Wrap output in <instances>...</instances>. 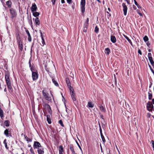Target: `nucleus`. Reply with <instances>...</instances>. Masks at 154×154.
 Instances as JSON below:
<instances>
[{
    "instance_id": "nucleus-1",
    "label": "nucleus",
    "mask_w": 154,
    "mask_h": 154,
    "mask_svg": "<svg viewBox=\"0 0 154 154\" xmlns=\"http://www.w3.org/2000/svg\"><path fill=\"white\" fill-rule=\"evenodd\" d=\"M42 94L46 100L50 102H52L51 97L47 91L45 89H44L42 90Z\"/></svg>"
},
{
    "instance_id": "nucleus-2",
    "label": "nucleus",
    "mask_w": 154,
    "mask_h": 154,
    "mask_svg": "<svg viewBox=\"0 0 154 154\" xmlns=\"http://www.w3.org/2000/svg\"><path fill=\"white\" fill-rule=\"evenodd\" d=\"M9 11L11 16V18L12 19L17 17V14L15 9L13 8H11L10 9Z\"/></svg>"
},
{
    "instance_id": "nucleus-3",
    "label": "nucleus",
    "mask_w": 154,
    "mask_h": 154,
    "mask_svg": "<svg viewBox=\"0 0 154 154\" xmlns=\"http://www.w3.org/2000/svg\"><path fill=\"white\" fill-rule=\"evenodd\" d=\"M85 0H81V12L82 14H84L85 11Z\"/></svg>"
},
{
    "instance_id": "nucleus-4",
    "label": "nucleus",
    "mask_w": 154,
    "mask_h": 154,
    "mask_svg": "<svg viewBox=\"0 0 154 154\" xmlns=\"http://www.w3.org/2000/svg\"><path fill=\"white\" fill-rule=\"evenodd\" d=\"M38 71L36 70L35 72L32 73V77L33 81H34L37 79L38 78Z\"/></svg>"
},
{
    "instance_id": "nucleus-5",
    "label": "nucleus",
    "mask_w": 154,
    "mask_h": 154,
    "mask_svg": "<svg viewBox=\"0 0 154 154\" xmlns=\"http://www.w3.org/2000/svg\"><path fill=\"white\" fill-rule=\"evenodd\" d=\"M70 91L71 97L73 101H75L76 100L75 94L74 92V90L73 88L70 89Z\"/></svg>"
},
{
    "instance_id": "nucleus-6",
    "label": "nucleus",
    "mask_w": 154,
    "mask_h": 154,
    "mask_svg": "<svg viewBox=\"0 0 154 154\" xmlns=\"http://www.w3.org/2000/svg\"><path fill=\"white\" fill-rule=\"evenodd\" d=\"M146 108L147 110L151 111L153 108V106L151 102L149 101L147 104Z\"/></svg>"
},
{
    "instance_id": "nucleus-7",
    "label": "nucleus",
    "mask_w": 154,
    "mask_h": 154,
    "mask_svg": "<svg viewBox=\"0 0 154 154\" xmlns=\"http://www.w3.org/2000/svg\"><path fill=\"white\" fill-rule=\"evenodd\" d=\"M123 7V11L124 12V14L125 16H126L127 14L128 8L126 5L125 3H123L122 4Z\"/></svg>"
},
{
    "instance_id": "nucleus-8",
    "label": "nucleus",
    "mask_w": 154,
    "mask_h": 154,
    "mask_svg": "<svg viewBox=\"0 0 154 154\" xmlns=\"http://www.w3.org/2000/svg\"><path fill=\"white\" fill-rule=\"evenodd\" d=\"M34 148V149L39 148V147H42L41 144L38 142L34 141L33 145Z\"/></svg>"
},
{
    "instance_id": "nucleus-9",
    "label": "nucleus",
    "mask_w": 154,
    "mask_h": 154,
    "mask_svg": "<svg viewBox=\"0 0 154 154\" xmlns=\"http://www.w3.org/2000/svg\"><path fill=\"white\" fill-rule=\"evenodd\" d=\"M9 129H7L4 131V134L8 137H12L11 133L9 131Z\"/></svg>"
},
{
    "instance_id": "nucleus-10",
    "label": "nucleus",
    "mask_w": 154,
    "mask_h": 154,
    "mask_svg": "<svg viewBox=\"0 0 154 154\" xmlns=\"http://www.w3.org/2000/svg\"><path fill=\"white\" fill-rule=\"evenodd\" d=\"M43 106L48 110L49 112L50 113V111H51V109L50 105L48 104L44 103L43 104Z\"/></svg>"
},
{
    "instance_id": "nucleus-11",
    "label": "nucleus",
    "mask_w": 154,
    "mask_h": 154,
    "mask_svg": "<svg viewBox=\"0 0 154 154\" xmlns=\"http://www.w3.org/2000/svg\"><path fill=\"white\" fill-rule=\"evenodd\" d=\"M66 81L67 86L69 88V89H71L72 88H73L71 86L69 78H66Z\"/></svg>"
},
{
    "instance_id": "nucleus-12",
    "label": "nucleus",
    "mask_w": 154,
    "mask_h": 154,
    "mask_svg": "<svg viewBox=\"0 0 154 154\" xmlns=\"http://www.w3.org/2000/svg\"><path fill=\"white\" fill-rule=\"evenodd\" d=\"M6 82L8 88L11 91H13V88L11 86L10 80Z\"/></svg>"
},
{
    "instance_id": "nucleus-13",
    "label": "nucleus",
    "mask_w": 154,
    "mask_h": 154,
    "mask_svg": "<svg viewBox=\"0 0 154 154\" xmlns=\"http://www.w3.org/2000/svg\"><path fill=\"white\" fill-rule=\"evenodd\" d=\"M68 147L69 148L70 151L72 152V154H76V153L75 152V151L74 146L72 144H71L70 145L68 146Z\"/></svg>"
},
{
    "instance_id": "nucleus-14",
    "label": "nucleus",
    "mask_w": 154,
    "mask_h": 154,
    "mask_svg": "<svg viewBox=\"0 0 154 154\" xmlns=\"http://www.w3.org/2000/svg\"><path fill=\"white\" fill-rule=\"evenodd\" d=\"M37 7L35 3L32 4L31 8V10L32 12H34L37 11Z\"/></svg>"
},
{
    "instance_id": "nucleus-15",
    "label": "nucleus",
    "mask_w": 154,
    "mask_h": 154,
    "mask_svg": "<svg viewBox=\"0 0 154 154\" xmlns=\"http://www.w3.org/2000/svg\"><path fill=\"white\" fill-rule=\"evenodd\" d=\"M64 149L62 145H60L59 147V154H63L64 152Z\"/></svg>"
},
{
    "instance_id": "nucleus-16",
    "label": "nucleus",
    "mask_w": 154,
    "mask_h": 154,
    "mask_svg": "<svg viewBox=\"0 0 154 154\" xmlns=\"http://www.w3.org/2000/svg\"><path fill=\"white\" fill-rule=\"evenodd\" d=\"M37 152L38 154H44V151L43 147H42L41 149L38 148L37 150Z\"/></svg>"
},
{
    "instance_id": "nucleus-17",
    "label": "nucleus",
    "mask_w": 154,
    "mask_h": 154,
    "mask_svg": "<svg viewBox=\"0 0 154 154\" xmlns=\"http://www.w3.org/2000/svg\"><path fill=\"white\" fill-rule=\"evenodd\" d=\"M26 32L28 36V41L29 42H31L32 40V38L29 30L28 29H26Z\"/></svg>"
},
{
    "instance_id": "nucleus-18",
    "label": "nucleus",
    "mask_w": 154,
    "mask_h": 154,
    "mask_svg": "<svg viewBox=\"0 0 154 154\" xmlns=\"http://www.w3.org/2000/svg\"><path fill=\"white\" fill-rule=\"evenodd\" d=\"M111 41L113 43H115L116 42V39L114 35H112L110 37Z\"/></svg>"
},
{
    "instance_id": "nucleus-19",
    "label": "nucleus",
    "mask_w": 154,
    "mask_h": 154,
    "mask_svg": "<svg viewBox=\"0 0 154 154\" xmlns=\"http://www.w3.org/2000/svg\"><path fill=\"white\" fill-rule=\"evenodd\" d=\"M6 4L7 5L8 8H11L12 5V3L11 0H9L6 2Z\"/></svg>"
},
{
    "instance_id": "nucleus-20",
    "label": "nucleus",
    "mask_w": 154,
    "mask_h": 154,
    "mask_svg": "<svg viewBox=\"0 0 154 154\" xmlns=\"http://www.w3.org/2000/svg\"><path fill=\"white\" fill-rule=\"evenodd\" d=\"M124 36L125 37V38L128 41V42L132 46H133L131 40L126 35H124Z\"/></svg>"
},
{
    "instance_id": "nucleus-21",
    "label": "nucleus",
    "mask_w": 154,
    "mask_h": 154,
    "mask_svg": "<svg viewBox=\"0 0 154 154\" xmlns=\"http://www.w3.org/2000/svg\"><path fill=\"white\" fill-rule=\"evenodd\" d=\"M46 117H47V120L49 124H51V119L50 118V115H46Z\"/></svg>"
},
{
    "instance_id": "nucleus-22",
    "label": "nucleus",
    "mask_w": 154,
    "mask_h": 154,
    "mask_svg": "<svg viewBox=\"0 0 154 154\" xmlns=\"http://www.w3.org/2000/svg\"><path fill=\"white\" fill-rule=\"evenodd\" d=\"M18 44L19 49H20L21 51H22L23 50V43Z\"/></svg>"
},
{
    "instance_id": "nucleus-23",
    "label": "nucleus",
    "mask_w": 154,
    "mask_h": 154,
    "mask_svg": "<svg viewBox=\"0 0 154 154\" xmlns=\"http://www.w3.org/2000/svg\"><path fill=\"white\" fill-rule=\"evenodd\" d=\"M35 21L36 24L37 25H39L40 24V23L38 18V17H36L35 19Z\"/></svg>"
},
{
    "instance_id": "nucleus-24",
    "label": "nucleus",
    "mask_w": 154,
    "mask_h": 154,
    "mask_svg": "<svg viewBox=\"0 0 154 154\" xmlns=\"http://www.w3.org/2000/svg\"><path fill=\"white\" fill-rule=\"evenodd\" d=\"M45 69L49 73V72L51 73V70L50 69V68L48 67L46 65H45Z\"/></svg>"
},
{
    "instance_id": "nucleus-25",
    "label": "nucleus",
    "mask_w": 154,
    "mask_h": 154,
    "mask_svg": "<svg viewBox=\"0 0 154 154\" xmlns=\"http://www.w3.org/2000/svg\"><path fill=\"white\" fill-rule=\"evenodd\" d=\"M10 121L8 120H5L4 122V125L6 127H8L10 125Z\"/></svg>"
},
{
    "instance_id": "nucleus-26",
    "label": "nucleus",
    "mask_w": 154,
    "mask_h": 154,
    "mask_svg": "<svg viewBox=\"0 0 154 154\" xmlns=\"http://www.w3.org/2000/svg\"><path fill=\"white\" fill-rule=\"evenodd\" d=\"M106 151L107 154H112V152L109 148H106Z\"/></svg>"
},
{
    "instance_id": "nucleus-27",
    "label": "nucleus",
    "mask_w": 154,
    "mask_h": 154,
    "mask_svg": "<svg viewBox=\"0 0 154 154\" xmlns=\"http://www.w3.org/2000/svg\"><path fill=\"white\" fill-rule=\"evenodd\" d=\"M100 109L101 111L105 112L106 111V109L102 105H100Z\"/></svg>"
},
{
    "instance_id": "nucleus-28",
    "label": "nucleus",
    "mask_w": 154,
    "mask_h": 154,
    "mask_svg": "<svg viewBox=\"0 0 154 154\" xmlns=\"http://www.w3.org/2000/svg\"><path fill=\"white\" fill-rule=\"evenodd\" d=\"M32 14L34 16L36 17L40 15V13L37 12H35L33 13Z\"/></svg>"
},
{
    "instance_id": "nucleus-29",
    "label": "nucleus",
    "mask_w": 154,
    "mask_h": 154,
    "mask_svg": "<svg viewBox=\"0 0 154 154\" xmlns=\"http://www.w3.org/2000/svg\"><path fill=\"white\" fill-rule=\"evenodd\" d=\"M52 81L54 83V85L57 87L59 86V84L55 80V79L54 78L52 79Z\"/></svg>"
},
{
    "instance_id": "nucleus-30",
    "label": "nucleus",
    "mask_w": 154,
    "mask_h": 154,
    "mask_svg": "<svg viewBox=\"0 0 154 154\" xmlns=\"http://www.w3.org/2000/svg\"><path fill=\"white\" fill-rule=\"evenodd\" d=\"M110 52V50L109 48H106L105 49V52L106 54H109Z\"/></svg>"
},
{
    "instance_id": "nucleus-31",
    "label": "nucleus",
    "mask_w": 154,
    "mask_h": 154,
    "mask_svg": "<svg viewBox=\"0 0 154 154\" xmlns=\"http://www.w3.org/2000/svg\"><path fill=\"white\" fill-rule=\"evenodd\" d=\"M88 106L90 108H93L94 106V104L91 102H89L88 103Z\"/></svg>"
},
{
    "instance_id": "nucleus-32",
    "label": "nucleus",
    "mask_w": 154,
    "mask_h": 154,
    "mask_svg": "<svg viewBox=\"0 0 154 154\" xmlns=\"http://www.w3.org/2000/svg\"><path fill=\"white\" fill-rule=\"evenodd\" d=\"M6 140H7L6 139H5L4 140L3 143L5 144V147L7 149H8L9 147L8 146V145H7V143H6Z\"/></svg>"
},
{
    "instance_id": "nucleus-33",
    "label": "nucleus",
    "mask_w": 154,
    "mask_h": 154,
    "mask_svg": "<svg viewBox=\"0 0 154 154\" xmlns=\"http://www.w3.org/2000/svg\"><path fill=\"white\" fill-rule=\"evenodd\" d=\"M0 116L1 119H2L4 117L3 111L2 109L0 110Z\"/></svg>"
},
{
    "instance_id": "nucleus-34",
    "label": "nucleus",
    "mask_w": 154,
    "mask_h": 154,
    "mask_svg": "<svg viewBox=\"0 0 154 154\" xmlns=\"http://www.w3.org/2000/svg\"><path fill=\"white\" fill-rule=\"evenodd\" d=\"M30 69L31 71L32 72V73L33 72H35L36 71L35 68L34 66L32 65V67H31Z\"/></svg>"
},
{
    "instance_id": "nucleus-35",
    "label": "nucleus",
    "mask_w": 154,
    "mask_h": 154,
    "mask_svg": "<svg viewBox=\"0 0 154 154\" xmlns=\"http://www.w3.org/2000/svg\"><path fill=\"white\" fill-rule=\"evenodd\" d=\"M149 59V61H150V63L151 64V65L152 66H154V62L153 61L152 58Z\"/></svg>"
},
{
    "instance_id": "nucleus-36",
    "label": "nucleus",
    "mask_w": 154,
    "mask_h": 154,
    "mask_svg": "<svg viewBox=\"0 0 154 154\" xmlns=\"http://www.w3.org/2000/svg\"><path fill=\"white\" fill-rule=\"evenodd\" d=\"M143 40L145 42H146L148 41L149 38L147 36L145 35L143 38Z\"/></svg>"
},
{
    "instance_id": "nucleus-37",
    "label": "nucleus",
    "mask_w": 154,
    "mask_h": 154,
    "mask_svg": "<svg viewBox=\"0 0 154 154\" xmlns=\"http://www.w3.org/2000/svg\"><path fill=\"white\" fill-rule=\"evenodd\" d=\"M100 134L101 137L104 143H105V142L106 141V140H105V138H104L103 135V133H102L101 134Z\"/></svg>"
},
{
    "instance_id": "nucleus-38",
    "label": "nucleus",
    "mask_w": 154,
    "mask_h": 154,
    "mask_svg": "<svg viewBox=\"0 0 154 154\" xmlns=\"http://www.w3.org/2000/svg\"><path fill=\"white\" fill-rule=\"evenodd\" d=\"M99 28L97 26L95 28V29H94V32L97 33H98V32H99Z\"/></svg>"
},
{
    "instance_id": "nucleus-39",
    "label": "nucleus",
    "mask_w": 154,
    "mask_h": 154,
    "mask_svg": "<svg viewBox=\"0 0 154 154\" xmlns=\"http://www.w3.org/2000/svg\"><path fill=\"white\" fill-rule=\"evenodd\" d=\"M152 93H148V98L149 100L152 99Z\"/></svg>"
},
{
    "instance_id": "nucleus-40",
    "label": "nucleus",
    "mask_w": 154,
    "mask_h": 154,
    "mask_svg": "<svg viewBox=\"0 0 154 154\" xmlns=\"http://www.w3.org/2000/svg\"><path fill=\"white\" fill-rule=\"evenodd\" d=\"M135 4L137 7L139 8H141L139 5L137 3L136 0H134Z\"/></svg>"
},
{
    "instance_id": "nucleus-41",
    "label": "nucleus",
    "mask_w": 154,
    "mask_h": 154,
    "mask_svg": "<svg viewBox=\"0 0 154 154\" xmlns=\"http://www.w3.org/2000/svg\"><path fill=\"white\" fill-rule=\"evenodd\" d=\"M17 40L18 44L22 43H23V41L21 39V38L20 39H17Z\"/></svg>"
},
{
    "instance_id": "nucleus-42",
    "label": "nucleus",
    "mask_w": 154,
    "mask_h": 154,
    "mask_svg": "<svg viewBox=\"0 0 154 154\" xmlns=\"http://www.w3.org/2000/svg\"><path fill=\"white\" fill-rule=\"evenodd\" d=\"M59 123L63 127H64V125L63 124V122L61 120H59Z\"/></svg>"
},
{
    "instance_id": "nucleus-43",
    "label": "nucleus",
    "mask_w": 154,
    "mask_h": 154,
    "mask_svg": "<svg viewBox=\"0 0 154 154\" xmlns=\"http://www.w3.org/2000/svg\"><path fill=\"white\" fill-rule=\"evenodd\" d=\"M42 44H41V45L42 46H43L45 45V40L44 39H42Z\"/></svg>"
},
{
    "instance_id": "nucleus-44",
    "label": "nucleus",
    "mask_w": 154,
    "mask_h": 154,
    "mask_svg": "<svg viewBox=\"0 0 154 154\" xmlns=\"http://www.w3.org/2000/svg\"><path fill=\"white\" fill-rule=\"evenodd\" d=\"M30 151L31 153L32 154H35V152L33 150L32 147H31V148L30 149Z\"/></svg>"
},
{
    "instance_id": "nucleus-45",
    "label": "nucleus",
    "mask_w": 154,
    "mask_h": 154,
    "mask_svg": "<svg viewBox=\"0 0 154 154\" xmlns=\"http://www.w3.org/2000/svg\"><path fill=\"white\" fill-rule=\"evenodd\" d=\"M137 13L140 16H142L143 14H142L141 13L140 11L139 10H137Z\"/></svg>"
},
{
    "instance_id": "nucleus-46",
    "label": "nucleus",
    "mask_w": 154,
    "mask_h": 154,
    "mask_svg": "<svg viewBox=\"0 0 154 154\" xmlns=\"http://www.w3.org/2000/svg\"><path fill=\"white\" fill-rule=\"evenodd\" d=\"M148 56L149 59L152 58V54L150 53H148Z\"/></svg>"
},
{
    "instance_id": "nucleus-47",
    "label": "nucleus",
    "mask_w": 154,
    "mask_h": 154,
    "mask_svg": "<svg viewBox=\"0 0 154 154\" xmlns=\"http://www.w3.org/2000/svg\"><path fill=\"white\" fill-rule=\"evenodd\" d=\"M89 24V23H86V22H85L84 26L88 27Z\"/></svg>"
},
{
    "instance_id": "nucleus-48",
    "label": "nucleus",
    "mask_w": 154,
    "mask_h": 154,
    "mask_svg": "<svg viewBox=\"0 0 154 154\" xmlns=\"http://www.w3.org/2000/svg\"><path fill=\"white\" fill-rule=\"evenodd\" d=\"M88 28V27L84 26V29L83 30V32H87Z\"/></svg>"
},
{
    "instance_id": "nucleus-49",
    "label": "nucleus",
    "mask_w": 154,
    "mask_h": 154,
    "mask_svg": "<svg viewBox=\"0 0 154 154\" xmlns=\"http://www.w3.org/2000/svg\"><path fill=\"white\" fill-rule=\"evenodd\" d=\"M20 38H20V35L19 34H17V37H16L17 40L18 39H20Z\"/></svg>"
},
{
    "instance_id": "nucleus-50",
    "label": "nucleus",
    "mask_w": 154,
    "mask_h": 154,
    "mask_svg": "<svg viewBox=\"0 0 154 154\" xmlns=\"http://www.w3.org/2000/svg\"><path fill=\"white\" fill-rule=\"evenodd\" d=\"M40 33L41 34V36L42 39H44V38H43V36H44L43 35V34L41 30L40 31Z\"/></svg>"
},
{
    "instance_id": "nucleus-51",
    "label": "nucleus",
    "mask_w": 154,
    "mask_h": 154,
    "mask_svg": "<svg viewBox=\"0 0 154 154\" xmlns=\"http://www.w3.org/2000/svg\"><path fill=\"white\" fill-rule=\"evenodd\" d=\"M9 75L8 74H5V79L6 78H8L9 77Z\"/></svg>"
},
{
    "instance_id": "nucleus-52",
    "label": "nucleus",
    "mask_w": 154,
    "mask_h": 154,
    "mask_svg": "<svg viewBox=\"0 0 154 154\" xmlns=\"http://www.w3.org/2000/svg\"><path fill=\"white\" fill-rule=\"evenodd\" d=\"M138 53L140 54V55H142V53L141 52V51L140 49H138Z\"/></svg>"
},
{
    "instance_id": "nucleus-53",
    "label": "nucleus",
    "mask_w": 154,
    "mask_h": 154,
    "mask_svg": "<svg viewBox=\"0 0 154 154\" xmlns=\"http://www.w3.org/2000/svg\"><path fill=\"white\" fill-rule=\"evenodd\" d=\"M32 141V139L29 138H28V139L27 140V141L28 142H31Z\"/></svg>"
},
{
    "instance_id": "nucleus-54",
    "label": "nucleus",
    "mask_w": 154,
    "mask_h": 154,
    "mask_svg": "<svg viewBox=\"0 0 154 154\" xmlns=\"http://www.w3.org/2000/svg\"><path fill=\"white\" fill-rule=\"evenodd\" d=\"M56 1V0H51L53 5H54L55 4Z\"/></svg>"
},
{
    "instance_id": "nucleus-55",
    "label": "nucleus",
    "mask_w": 154,
    "mask_h": 154,
    "mask_svg": "<svg viewBox=\"0 0 154 154\" xmlns=\"http://www.w3.org/2000/svg\"><path fill=\"white\" fill-rule=\"evenodd\" d=\"M65 108H66V112L68 113V112H69V109H68L67 108V107L66 106V105H65Z\"/></svg>"
},
{
    "instance_id": "nucleus-56",
    "label": "nucleus",
    "mask_w": 154,
    "mask_h": 154,
    "mask_svg": "<svg viewBox=\"0 0 154 154\" xmlns=\"http://www.w3.org/2000/svg\"><path fill=\"white\" fill-rule=\"evenodd\" d=\"M76 143L78 146L79 147V149L81 150H82V149L81 148V147L80 146L79 144V143H78V142H77L76 141Z\"/></svg>"
},
{
    "instance_id": "nucleus-57",
    "label": "nucleus",
    "mask_w": 154,
    "mask_h": 154,
    "mask_svg": "<svg viewBox=\"0 0 154 154\" xmlns=\"http://www.w3.org/2000/svg\"><path fill=\"white\" fill-rule=\"evenodd\" d=\"M151 142L152 145V147L154 148V141L153 140L151 141Z\"/></svg>"
},
{
    "instance_id": "nucleus-58",
    "label": "nucleus",
    "mask_w": 154,
    "mask_h": 154,
    "mask_svg": "<svg viewBox=\"0 0 154 154\" xmlns=\"http://www.w3.org/2000/svg\"><path fill=\"white\" fill-rule=\"evenodd\" d=\"M72 0H67V2L69 4H70L72 2Z\"/></svg>"
},
{
    "instance_id": "nucleus-59",
    "label": "nucleus",
    "mask_w": 154,
    "mask_h": 154,
    "mask_svg": "<svg viewBox=\"0 0 154 154\" xmlns=\"http://www.w3.org/2000/svg\"><path fill=\"white\" fill-rule=\"evenodd\" d=\"M116 146V148L117 149V150L118 151V152L119 153V154H121L119 150V149L117 147V146Z\"/></svg>"
},
{
    "instance_id": "nucleus-60",
    "label": "nucleus",
    "mask_w": 154,
    "mask_h": 154,
    "mask_svg": "<svg viewBox=\"0 0 154 154\" xmlns=\"http://www.w3.org/2000/svg\"><path fill=\"white\" fill-rule=\"evenodd\" d=\"M147 116H148V117L149 118H150V116H151V114L149 113H147Z\"/></svg>"
},
{
    "instance_id": "nucleus-61",
    "label": "nucleus",
    "mask_w": 154,
    "mask_h": 154,
    "mask_svg": "<svg viewBox=\"0 0 154 154\" xmlns=\"http://www.w3.org/2000/svg\"><path fill=\"white\" fill-rule=\"evenodd\" d=\"M24 138L25 139L27 140V139H28V137H27V136L26 135H24Z\"/></svg>"
},
{
    "instance_id": "nucleus-62",
    "label": "nucleus",
    "mask_w": 154,
    "mask_h": 154,
    "mask_svg": "<svg viewBox=\"0 0 154 154\" xmlns=\"http://www.w3.org/2000/svg\"><path fill=\"white\" fill-rule=\"evenodd\" d=\"M133 9L134 10H136L137 9V7H136L135 5H133Z\"/></svg>"
},
{
    "instance_id": "nucleus-63",
    "label": "nucleus",
    "mask_w": 154,
    "mask_h": 154,
    "mask_svg": "<svg viewBox=\"0 0 154 154\" xmlns=\"http://www.w3.org/2000/svg\"><path fill=\"white\" fill-rule=\"evenodd\" d=\"M89 18H87L86 19V21H85V22L89 23Z\"/></svg>"
},
{
    "instance_id": "nucleus-64",
    "label": "nucleus",
    "mask_w": 154,
    "mask_h": 154,
    "mask_svg": "<svg viewBox=\"0 0 154 154\" xmlns=\"http://www.w3.org/2000/svg\"><path fill=\"white\" fill-rule=\"evenodd\" d=\"M150 69L154 75V71L152 69V67L151 68H150Z\"/></svg>"
}]
</instances>
